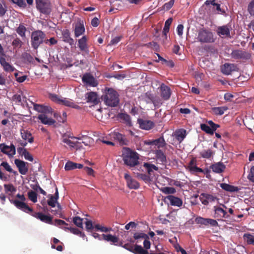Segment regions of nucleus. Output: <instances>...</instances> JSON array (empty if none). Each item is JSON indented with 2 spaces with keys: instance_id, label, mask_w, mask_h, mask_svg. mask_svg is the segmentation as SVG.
Here are the masks:
<instances>
[{
  "instance_id": "obj_1",
  "label": "nucleus",
  "mask_w": 254,
  "mask_h": 254,
  "mask_svg": "<svg viewBox=\"0 0 254 254\" xmlns=\"http://www.w3.org/2000/svg\"><path fill=\"white\" fill-rule=\"evenodd\" d=\"M122 158L124 164L130 167H134L139 163V154L128 147L123 148Z\"/></svg>"
},
{
  "instance_id": "obj_2",
  "label": "nucleus",
  "mask_w": 254,
  "mask_h": 254,
  "mask_svg": "<svg viewBox=\"0 0 254 254\" xmlns=\"http://www.w3.org/2000/svg\"><path fill=\"white\" fill-rule=\"evenodd\" d=\"M102 98L109 106L116 107L119 103V95L112 88L106 89L105 94L102 96Z\"/></svg>"
},
{
  "instance_id": "obj_3",
  "label": "nucleus",
  "mask_w": 254,
  "mask_h": 254,
  "mask_svg": "<svg viewBox=\"0 0 254 254\" xmlns=\"http://www.w3.org/2000/svg\"><path fill=\"white\" fill-rule=\"evenodd\" d=\"M45 41V33L42 30H37L33 31L31 35V45L34 50L38 48Z\"/></svg>"
},
{
  "instance_id": "obj_4",
  "label": "nucleus",
  "mask_w": 254,
  "mask_h": 254,
  "mask_svg": "<svg viewBox=\"0 0 254 254\" xmlns=\"http://www.w3.org/2000/svg\"><path fill=\"white\" fill-rule=\"evenodd\" d=\"M197 39L201 43H211L215 41L213 33L205 28L198 31Z\"/></svg>"
},
{
  "instance_id": "obj_5",
  "label": "nucleus",
  "mask_w": 254,
  "mask_h": 254,
  "mask_svg": "<svg viewBox=\"0 0 254 254\" xmlns=\"http://www.w3.org/2000/svg\"><path fill=\"white\" fill-rule=\"evenodd\" d=\"M16 197L19 198L20 200L15 199L10 200V202L14 204V205L18 209L23 211L27 213H31L33 212L32 208L30 207L26 203L24 202L26 200V198L23 194L18 193Z\"/></svg>"
},
{
  "instance_id": "obj_6",
  "label": "nucleus",
  "mask_w": 254,
  "mask_h": 254,
  "mask_svg": "<svg viewBox=\"0 0 254 254\" xmlns=\"http://www.w3.org/2000/svg\"><path fill=\"white\" fill-rule=\"evenodd\" d=\"M38 10L45 15H49L52 10V5L49 0H35Z\"/></svg>"
},
{
  "instance_id": "obj_7",
  "label": "nucleus",
  "mask_w": 254,
  "mask_h": 254,
  "mask_svg": "<svg viewBox=\"0 0 254 254\" xmlns=\"http://www.w3.org/2000/svg\"><path fill=\"white\" fill-rule=\"evenodd\" d=\"M231 57L232 59L238 60H247L251 58V55L249 52L240 49L233 50L231 53Z\"/></svg>"
},
{
  "instance_id": "obj_8",
  "label": "nucleus",
  "mask_w": 254,
  "mask_h": 254,
  "mask_svg": "<svg viewBox=\"0 0 254 254\" xmlns=\"http://www.w3.org/2000/svg\"><path fill=\"white\" fill-rule=\"evenodd\" d=\"M206 123L208 125L201 124L200 125V128L206 133L210 135H213L215 131L220 127L219 124L214 123L211 120L207 121Z\"/></svg>"
},
{
  "instance_id": "obj_9",
  "label": "nucleus",
  "mask_w": 254,
  "mask_h": 254,
  "mask_svg": "<svg viewBox=\"0 0 254 254\" xmlns=\"http://www.w3.org/2000/svg\"><path fill=\"white\" fill-rule=\"evenodd\" d=\"M0 150L3 154L7 155L9 158H12L16 153L15 146L13 144L11 143L8 146L5 143L0 144Z\"/></svg>"
},
{
  "instance_id": "obj_10",
  "label": "nucleus",
  "mask_w": 254,
  "mask_h": 254,
  "mask_svg": "<svg viewBox=\"0 0 254 254\" xmlns=\"http://www.w3.org/2000/svg\"><path fill=\"white\" fill-rule=\"evenodd\" d=\"M213 209L214 211L213 217L218 220H221L223 218H228L229 217V215L227 214L226 211L220 206H215Z\"/></svg>"
},
{
  "instance_id": "obj_11",
  "label": "nucleus",
  "mask_w": 254,
  "mask_h": 254,
  "mask_svg": "<svg viewBox=\"0 0 254 254\" xmlns=\"http://www.w3.org/2000/svg\"><path fill=\"white\" fill-rule=\"evenodd\" d=\"M33 217L40 220L43 222L51 224H53V217L50 215H45L42 212H33L30 213Z\"/></svg>"
},
{
  "instance_id": "obj_12",
  "label": "nucleus",
  "mask_w": 254,
  "mask_h": 254,
  "mask_svg": "<svg viewBox=\"0 0 254 254\" xmlns=\"http://www.w3.org/2000/svg\"><path fill=\"white\" fill-rule=\"evenodd\" d=\"M144 144L148 145L157 146L158 148L160 147H163L166 144L163 136H161L159 138L154 140H144Z\"/></svg>"
},
{
  "instance_id": "obj_13",
  "label": "nucleus",
  "mask_w": 254,
  "mask_h": 254,
  "mask_svg": "<svg viewBox=\"0 0 254 254\" xmlns=\"http://www.w3.org/2000/svg\"><path fill=\"white\" fill-rule=\"evenodd\" d=\"M231 25L227 24L222 26H219L216 30L217 34L222 37H230Z\"/></svg>"
},
{
  "instance_id": "obj_14",
  "label": "nucleus",
  "mask_w": 254,
  "mask_h": 254,
  "mask_svg": "<svg viewBox=\"0 0 254 254\" xmlns=\"http://www.w3.org/2000/svg\"><path fill=\"white\" fill-rule=\"evenodd\" d=\"M88 39L86 36H83L78 40V47L80 50L86 54H89V47L87 44Z\"/></svg>"
},
{
  "instance_id": "obj_15",
  "label": "nucleus",
  "mask_w": 254,
  "mask_h": 254,
  "mask_svg": "<svg viewBox=\"0 0 254 254\" xmlns=\"http://www.w3.org/2000/svg\"><path fill=\"white\" fill-rule=\"evenodd\" d=\"M14 163L17 167L19 172L21 175H26L28 171V168L26 166L28 163L23 161L16 159L14 160Z\"/></svg>"
},
{
  "instance_id": "obj_16",
  "label": "nucleus",
  "mask_w": 254,
  "mask_h": 254,
  "mask_svg": "<svg viewBox=\"0 0 254 254\" xmlns=\"http://www.w3.org/2000/svg\"><path fill=\"white\" fill-rule=\"evenodd\" d=\"M137 123L139 124V127L144 130H150L154 127V123L149 120L138 119Z\"/></svg>"
},
{
  "instance_id": "obj_17",
  "label": "nucleus",
  "mask_w": 254,
  "mask_h": 254,
  "mask_svg": "<svg viewBox=\"0 0 254 254\" xmlns=\"http://www.w3.org/2000/svg\"><path fill=\"white\" fill-rule=\"evenodd\" d=\"M199 199L203 204L207 205L209 202H214L217 198L211 194L202 193L200 194Z\"/></svg>"
},
{
  "instance_id": "obj_18",
  "label": "nucleus",
  "mask_w": 254,
  "mask_h": 254,
  "mask_svg": "<svg viewBox=\"0 0 254 254\" xmlns=\"http://www.w3.org/2000/svg\"><path fill=\"white\" fill-rule=\"evenodd\" d=\"M165 199L166 201H169L172 206L180 207L183 204V201L181 198L172 195H169L166 196Z\"/></svg>"
},
{
  "instance_id": "obj_19",
  "label": "nucleus",
  "mask_w": 254,
  "mask_h": 254,
  "mask_svg": "<svg viewBox=\"0 0 254 254\" xmlns=\"http://www.w3.org/2000/svg\"><path fill=\"white\" fill-rule=\"evenodd\" d=\"M161 96L165 100H168L170 98L171 90L169 87L164 83L160 86Z\"/></svg>"
},
{
  "instance_id": "obj_20",
  "label": "nucleus",
  "mask_w": 254,
  "mask_h": 254,
  "mask_svg": "<svg viewBox=\"0 0 254 254\" xmlns=\"http://www.w3.org/2000/svg\"><path fill=\"white\" fill-rule=\"evenodd\" d=\"M237 66L234 64L225 63L221 67V72L225 75H229L233 71H236Z\"/></svg>"
},
{
  "instance_id": "obj_21",
  "label": "nucleus",
  "mask_w": 254,
  "mask_h": 254,
  "mask_svg": "<svg viewBox=\"0 0 254 254\" xmlns=\"http://www.w3.org/2000/svg\"><path fill=\"white\" fill-rule=\"evenodd\" d=\"M0 64L5 72H11L15 70V68L7 62L5 56H0Z\"/></svg>"
},
{
  "instance_id": "obj_22",
  "label": "nucleus",
  "mask_w": 254,
  "mask_h": 254,
  "mask_svg": "<svg viewBox=\"0 0 254 254\" xmlns=\"http://www.w3.org/2000/svg\"><path fill=\"white\" fill-rule=\"evenodd\" d=\"M188 169L192 173H203V170L196 166V159L195 158H192L189 162Z\"/></svg>"
},
{
  "instance_id": "obj_23",
  "label": "nucleus",
  "mask_w": 254,
  "mask_h": 254,
  "mask_svg": "<svg viewBox=\"0 0 254 254\" xmlns=\"http://www.w3.org/2000/svg\"><path fill=\"white\" fill-rule=\"evenodd\" d=\"M83 83L92 87H95L98 85L94 77L89 73L85 74L82 78Z\"/></svg>"
},
{
  "instance_id": "obj_24",
  "label": "nucleus",
  "mask_w": 254,
  "mask_h": 254,
  "mask_svg": "<svg viewBox=\"0 0 254 254\" xmlns=\"http://www.w3.org/2000/svg\"><path fill=\"white\" fill-rule=\"evenodd\" d=\"M113 136L115 140L118 141L120 145H127L128 144L129 141L125 135L119 132H114Z\"/></svg>"
},
{
  "instance_id": "obj_25",
  "label": "nucleus",
  "mask_w": 254,
  "mask_h": 254,
  "mask_svg": "<svg viewBox=\"0 0 254 254\" xmlns=\"http://www.w3.org/2000/svg\"><path fill=\"white\" fill-rule=\"evenodd\" d=\"M38 119L43 124L51 126L56 123V121L51 118H49L47 115L45 114H41L37 117Z\"/></svg>"
},
{
  "instance_id": "obj_26",
  "label": "nucleus",
  "mask_w": 254,
  "mask_h": 254,
  "mask_svg": "<svg viewBox=\"0 0 254 254\" xmlns=\"http://www.w3.org/2000/svg\"><path fill=\"white\" fill-rule=\"evenodd\" d=\"M63 40L64 42L68 43L70 46L74 45V41L71 37L70 32L69 30L65 29L62 31Z\"/></svg>"
},
{
  "instance_id": "obj_27",
  "label": "nucleus",
  "mask_w": 254,
  "mask_h": 254,
  "mask_svg": "<svg viewBox=\"0 0 254 254\" xmlns=\"http://www.w3.org/2000/svg\"><path fill=\"white\" fill-rule=\"evenodd\" d=\"M85 98L87 102L88 103H92L94 104L98 103L99 100L96 93L94 92H89L85 94Z\"/></svg>"
},
{
  "instance_id": "obj_28",
  "label": "nucleus",
  "mask_w": 254,
  "mask_h": 254,
  "mask_svg": "<svg viewBox=\"0 0 254 254\" xmlns=\"http://www.w3.org/2000/svg\"><path fill=\"white\" fill-rule=\"evenodd\" d=\"M103 240L110 242L112 244L115 246H118L119 239L116 236L112 235L111 234H102Z\"/></svg>"
},
{
  "instance_id": "obj_29",
  "label": "nucleus",
  "mask_w": 254,
  "mask_h": 254,
  "mask_svg": "<svg viewBox=\"0 0 254 254\" xmlns=\"http://www.w3.org/2000/svg\"><path fill=\"white\" fill-rule=\"evenodd\" d=\"M20 134L23 139H27L28 141L30 143L34 142V138L32 136V134L29 131L21 129L20 130Z\"/></svg>"
},
{
  "instance_id": "obj_30",
  "label": "nucleus",
  "mask_w": 254,
  "mask_h": 254,
  "mask_svg": "<svg viewBox=\"0 0 254 254\" xmlns=\"http://www.w3.org/2000/svg\"><path fill=\"white\" fill-rule=\"evenodd\" d=\"M176 139L181 143L186 137V130L184 129H177L174 132Z\"/></svg>"
},
{
  "instance_id": "obj_31",
  "label": "nucleus",
  "mask_w": 254,
  "mask_h": 254,
  "mask_svg": "<svg viewBox=\"0 0 254 254\" xmlns=\"http://www.w3.org/2000/svg\"><path fill=\"white\" fill-rule=\"evenodd\" d=\"M226 168V166L221 162H218L211 166L212 171L217 173L223 172Z\"/></svg>"
},
{
  "instance_id": "obj_32",
  "label": "nucleus",
  "mask_w": 254,
  "mask_h": 254,
  "mask_svg": "<svg viewBox=\"0 0 254 254\" xmlns=\"http://www.w3.org/2000/svg\"><path fill=\"white\" fill-rule=\"evenodd\" d=\"M60 104L64 105L66 106L71 107L74 109H79L80 107L75 104L72 100L67 98H64L60 101Z\"/></svg>"
},
{
  "instance_id": "obj_33",
  "label": "nucleus",
  "mask_w": 254,
  "mask_h": 254,
  "mask_svg": "<svg viewBox=\"0 0 254 254\" xmlns=\"http://www.w3.org/2000/svg\"><path fill=\"white\" fill-rule=\"evenodd\" d=\"M118 118L124 121V123L127 126H132L130 117L127 114L121 113L118 115Z\"/></svg>"
},
{
  "instance_id": "obj_34",
  "label": "nucleus",
  "mask_w": 254,
  "mask_h": 254,
  "mask_svg": "<svg viewBox=\"0 0 254 254\" xmlns=\"http://www.w3.org/2000/svg\"><path fill=\"white\" fill-rule=\"evenodd\" d=\"M220 186L223 190L229 192H237L239 190V189L237 187L226 183H221Z\"/></svg>"
},
{
  "instance_id": "obj_35",
  "label": "nucleus",
  "mask_w": 254,
  "mask_h": 254,
  "mask_svg": "<svg viewBox=\"0 0 254 254\" xmlns=\"http://www.w3.org/2000/svg\"><path fill=\"white\" fill-rule=\"evenodd\" d=\"M85 32V28L83 24H77L74 28V36L76 38L82 35Z\"/></svg>"
},
{
  "instance_id": "obj_36",
  "label": "nucleus",
  "mask_w": 254,
  "mask_h": 254,
  "mask_svg": "<svg viewBox=\"0 0 254 254\" xmlns=\"http://www.w3.org/2000/svg\"><path fill=\"white\" fill-rule=\"evenodd\" d=\"M227 110L228 107L226 106L213 107L211 109L212 113L217 116L222 115Z\"/></svg>"
},
{
  "instance_id": "obj_37",
  "label": "nucleus",
  "mask_w": 254,
  "mask_h": 254,
  "mask_svg": "<svg viewBox=\"0 0 254 254\" xmlns=\"http://www.w3.org/2000/svg\"><path fill=\"white\" fill-rule=\"evenodd\" d=\"M143 167L146 169L149 176L152 175V173L154 170H158V167L156 166L154 164H152L149 163H144L143 164Z\"/></svg>"
},
{
  "instance_id": "obj_38",
  "label": "nucleus",
  "mask_w": 254,
  "mask_h": 254,
  "mask_svg": "<svg viewBox=\"0 0 254 254\" xmlns=\"http://www.w3.org/2000/svg\"><path fill=\"white\" fill-rule=\"evenodd\" d=\"M243 239L248 245L254 246V236L250 233H245L243 235Z\"/></svg>"
},
{
  "instance_id": "obj_39",
  "label": "nucleus",
  "mask_w": 254,
  "mask_h": 254,
  "mask_svg": "<svg viewBox=\"0 0 254 254\" xmlns=\"http://www.w3.org/2000/svg\"><path fill=\"white\" fill-rule=\"evenodd\" d=\"M155 155L157 159L162 163L166 161V157L165 154L161 150L158 149L155 151Z\"/></svg>"
},
{
  "instance_id": "obj_40",
  "label": "nucleus",
  "mask_w": 254,
  "mask_h": 254,
  "mask_svg": "<svg viewBox=\"0 0 254 254\" xmlns=\"http://www.w3.org/2000/svg\"><path fill=\"white\" fill-rule=\"evenodd\" d=\"M26 28L22 24H20L19 26L16 29V33L22 38H26Z\"/></svg>"
},
{
  "instance_id": "obj_41",
  "label": "nucleus",
  "mask_w": 254,
  "mask_h": 254,
  "mask_svg": "<svg viewBox=\"0 0 254 254\" xmlns=\"http://www.w3.org/2000/svg\"><path fill=\"white\" fill-rule=\"evenodd\" d=\"M173 21L172 18H168L165 23V25L163 29V33L165 36V38H167V34L169 32L170 26Z\"/></svg>"
},
{
  "instance_id": "obj_42",
  "label": "nucleus",
  "mask_w": 254,
  "mask_h": 254,
  "mask_svg": "<svg viewBox=\"0 0 254 254\" xmlns=\"http://www.w3.org/2000/svg\"><path fill=\"white\" fill-rule=\"evenodd\" d=\"M64 230H69L71 233L79 235L80 237L84 238L85 237V234L82 233L81 231L79 230L78 229L75 228H72V227H65Z\"/></svg>"
},
{
  "instance_id": "obj_43",
  "label": "nucleus",
  "mask_w": 254,
  "mask_h": 254,
  "mask_svg": "<svg viewBox=\"0 0 254 254\" xmlns=\"http://www.w3.org/2000/svg\"><path fill=\"white\" fill-rule=\"evenodd\" d=\"M214 154V152L210 149L204 150L200 153V156L202 158L206 159H209Z\"/></svg>"
},
{
  "instance_id": "obj_44",
  "label": "nucleus",
  "mask_w": 254,
  "mask_h": 254,
  "mask_svg": "<svg viewBox=\"0 0 254 254\" xmlns=\"http://www.w3.org/2000/svg\"><path fill=\"white\" fill-rule=\"evenodd\" d=\"M71 138H76L78 140H82V142L85 145H88L92 142V138L87 135H82V136L79 137H71Z\"/></svg>"
},
{
  "instance_id": "obj_45",
  "label": "nucleus",
  "mask_w": 254,
  "mask_h": 254,
  "mask_svg": "<svg viewBox=\"0 0 254 254\" xmlns=\"http://www.w3.org/2000/svg\"><path fill=\"white\" fill-rule=\"evenodd\" d=\"M16 38H15L12 42L11 45L14 49H20L23 45L22 41L17 37V35H15Z\"/></svg>"
},
{
  "instance_id": "obj_46",
  "label": "nucleus",
  "mask_w": 254,
  "mask_h": 254,
  "mask_svg": "<svg viewBox=\"0 0 254 254\" xmlns=\"http://www.w3.org/2000/svg\"><path fill=\"white\" fill-rule=\"evenodd\" d=\"M0 166H2L5 170L9 173H12L15 176L18 175L17 172L16 171H13L7 162H2L1 163Z\"/></svg>"
},
{
  "instance_id": "obj_47",
  "label": "nucleus",
  "mask_w": 254,
  "mask_h": 254,
  "mask_svg": "<svg viewBox=\"0 0 254 254\" xmlns=\"http://www.w3.org/2000/svg\"><path fill=\"white\" fill-rule=\"evenodd\" d=\"M53 225L59 227L64 230L65 227H67L66 226L68 225L65 221L61 219H55Z\"/></svg>"
},
{
  "instance_id": "obj_48",
  "label": "nucleus",
  "mask_w": 254,
  "mask_h": 254,
  "mask_svg": "<svg viewBox=\"0 0 254 254\" xmlns=\"http://www.w3.org/2000/svg\"><path fill=\"white\" fill-rule=\"evenodd\" d=\"M134 174L135 175V176L138 179L144 181L145 182H149L150 181V176L148 175H146L145 174H142L139 173H135Z\"/></svg>"
},
{
  "instance_id": "obj_49",
  "label": "nucleus",
  "mask_w": 254,
  "mask_h": 254,
  "mask_svg": "<svg viewBox=\"0 0 254 254\" xmlns=\"http://www.w3.org/2000/svg\"><path fill=\"white\" fill-rule=\"evenodd\" d=\"M127 186L131 189H137L139 187V183L135 180L132 179L127 183Z\"/></svg>"
},
{
  "instance_id": "obj_50",
  "label": "nucleus",
  "mask_w": 254,
  "mask_h": 254,
  "mask_svg": "<svg viewBox=\"0 0 254 254\" xmlns=\"http://www.w3.org/2000/svg\"><path fill=\"white\" fill-rule=\"evenodd\" d=\"M83 220V219L78 216H75L73 218V222L77 227L82 229Z\"/></svg>"
},
{
  "instance_id": "obj_51",
  "label": "nucleus",
  "mask_w": 254,
  "mask_h": 254,
  "mask_svg": "<svg viewBox=\"0 0 254 254\" xmlns=\"http://www.w3.org/2000/svg\"><path fill=\"white\" fill-rule=\"evenodd\" d=\"M76 163L68 161L65 163L64 169L66 171L72 170L76 169Z\"/></svg>"
},
{
  "instance_id": "obj_52",
  "label": "nucleus",
  "mask_w": 254,
  "mask_h": 254,
  "mask_svg": "<svg viewBox=\"0 0 254 254\" xmlns=\"http://www.w3.org/2000/svg\"><path fill=\"white\" fill-rule=\"evenodd\" d=\"M29 199L33 202L35 203L37 201V194L33 190H30L28 192Z\"/></svg>"
},
{
  "instance_id": "obj_53",
  "label": "nucleus",
  "mask_w": 254,
  "mask_h": 254,
  "mask_svg": "<svg viewBox=\"0 0 254 254\" xmlns=\"http://www.w3.org/2000/svg\"><path fill=\"white\" fill-rule=\"evenodd\" d=\"M162 191L167 194H174L176 192V189L173 187H164L162 189Z\"/></svg>"
},
{
  "instance_id": "obj_54",
  "label": "nucleus",
  "mask_w": 254,
  "mask_h": 254,
  "mask_svg": "<svg viewBox=\"0 0 254 254\" xmlns=\"http://www.w3.org/2000/svg\"><path fill=\"white\" fill-rule=\"evenodd\" d=\"M7 11L6 6L3 0H0V16H3Z\"/></svg>"
},
{
  "instance_id": "obj_55",
  "label": "nucleus",
  "mask_w": 254,
  "mask_h": 254,
  "mask_svg": "<svg viewBox=\"0 0 254 254\" xmlns=\"http://www.w3.org/2000/svg\"><path fill=\"white\" fill-rule=\"evenodd\" d=\"M50 199L48 200L47 203L48 204L52 207H54L56 206V204L57 203L58 206H59V204L57 202V200H56V198H55V197H53L52 195H50Z\"/></svg>"
},
{
  "instance_id": "obj_56",
  "label": "nucleus",
  "mask_w": 254,
  "mask_h": 254,
  "mask_svg": "<svg viewBox=\"0 0 254 254\" xmlns=\"http://www.w3.org/2000/svg\"><path fill=\"white\" fill-rule=\"evenodd\" d=\"M133 238L135 240L139 239H149L148 236L144 233H135L133 235Z\"/></svg>"
},
{
  "instance_id": "obj_57",
  "label": "nucleus",
  "mask_w": 254,
  "mask_h": 254,
  "mask_svg": "<svg viewBox=\"0 0 254 254\" xmlns=\"http://www.w3.org/2000/svg\"><path fill=\"white\" fill-rule=\"evenodd\" d=\"M118 246H121V247L124 248L125 249H126V250H127L131 252H132V253L134 251V246L133 247L131 244H128V243L124 245H123V242H121L119 244Z\"/></svg>"
},
{
  "instance_id": "obj_58",
  "label": "nucleus",
  "mask_w": 254,
  "mask_h": 254,
  "mask_svg": "<svg viewBox=\"0 0 254 254\" xmlns=\"http://www.w3.org/2000/svg\"><path fill=\"white\" fill-rule=\"evenodd\" d=\"M57 42V40L54 37L51 38L49 39H47L46 35L45 34V44H49L50 46H51L56 44Z\"/></svg>"
},
{
  "instance_id": "obj_59",
  "label": "nucleus",
  "mask_w": 254,
  "mask_h": 254,
  "mask_svg": "<svg viewBox=\"0 0 254 254\" xmlns=\"http://www.w3.org/2000/svg\"><path fill=\"white\" fill-rule=\"evenodd\" d=\"M4 188L6 192H12L16 191V189L12 184H5L4 185Z\"/></svg>"
},
{
  "instance_id": "obj_60",
  "label": "nucleus",
  "mask_w": 254,
  "mask_h": 254,
  "mask_svg": "<svg viewBox=\"0 0 254 254\" xmlns=\"http://www.w3.org/2000/svg\"><path fill=\"white\" fill-rule=\"evenodd\" d=\"M166 217L168 218L167 220L169 221L168 223L175 222L177 221L176 215L172 212H171L166 215Z\"/></svg>"
},
{
  "instance_id": "obj_61",
  "label": "nucleus",
  "mask_w": 254,
  "mask_h": 254,
  "mask_svg": "<svg viewBox=\"0 0 254 254\" xmlns=\"http://www.w3.org/2000/svg\"><path fill=\"white\" fill-rule=\"evenodd\" d=\"M174 0H170L169 2L165 3L163 6L164 10H169L174 5Z\"/></svg>"
},
{
  "instance_id": "obj_62",
  "label": "nucleus",
  "mask_w": 254,
  "mask_h": 254,
  "mask_svg": "<svg viewBox=\"0 0 254 254\" xmlns=\"http://www.w3.org/2000/svg\"><path fill=\"white\" fill-rule=\"evenodd\" d=\"M248 10L251 15H254V0H252L249 4Z\"/></svg>"
},
{
  "instance_id": "obj_63",
  "label": "nucleus",
  "mask_w": 254,
  "mask_h": 254,
  "mask_svg": "<svg viewBox=\"0 0 254 254\" xmlns=\"http://www.w3.org/2000/svg\"><path fill=\"white\" fill-rule=\"evenodd\" d=\"M23 150L24 154L23 155L24 156L25 159L27 160L32 162L33 161V157L32 155L27 150Z\"/></svg>"
},
{
  "instance_id": "obj_64",
  "label": "nucleus",
  "mask_w": 254,
  "mask_h": 254,
  "mask_svg": "<svg viewBox=\"0 0 254 254\" xmlns=\"http://www.w3.org/2000/svg\"><path fill=\"white\" fill-rule=\"evenodd\" d=\"M248 179L250 181L254 183V166L251 167L250 172L248 176Z\"/></svg>"
}]
</instances>
